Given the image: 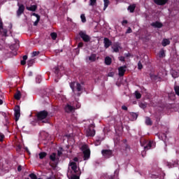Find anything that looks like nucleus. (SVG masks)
<instances>
[{
	"label": "nucleus",
	"instance_id": "e433bc0d",
	"mask_svg": "<svg viewBox=\"0 0 179 179\" xmlns=\"http://www.w3.org/2000/svg\"><path fill=\"white\" fill-rule=\"evenodd\" d=\"M36 83H41V76H38L36 77Z\"/></svg>",
	"mask_w": 179,
	"mask_h": 179
},
{
	"label": "nucleus",
	"instance_id": "9b49d317",
	"mask_svg": "<svg viewBox=\"0 0 179 179\" xmlns=\"http://www.w3.org/2000/svg\"><path fill=\"white\" fill-rule=\"evenodd\" d=\"M23 12H24V5H20L19 8L17 11V16H20V15H22V13H23Z\"/></svg>",
	"mask_w": 179,
	"mask_h": 179
},
{
	"label": "nucleus",
	"instance_id": "aec40b11",
	"mask_svg": "<svg viewBox=\"0 0 179 179\" xmlns=\"http://www.w3.org/2000/svg\"><path fill=\"white\" fill-rule=\"evenodd\" d=\"M27 10H31L32 12H34L36 9H37V6L33 5L31 6L30 7H27Z\"/></svg>",
	"mask_w": 179,
	"mask_h": 179
},
{
	"label": "nucleus",
	"instance_id": "4d7b16f0",
	"mask_svg": "<svg viewBox=\"0 0 179 179\" xmlns=\"http://www.w3.org/2000/svg\"><path fill=\"white\" fill-rule=\"evenodd\" d=\"M25 150L27 152V153H30V152H29V148H25Z\"/></svg>",
	"mask_w": 179,
	"mask_h": 179
},
{
	"label": "nucleus",
	"instance_id": "bb28decb",
	"mask_svg": "<svg viewBox=\"0 0 179 179\" xmlns=\"http://www.w3.org/2000/svg\"><path fill=\"white\" fill-rule=\"evenodd\" d=\"M14 97L16 100H20V92H17Z\"/></svg>",
	"mask_w": 179,
	"mask_h": 179
},
{
	"label": "nucleus",
	"instance_id": "5fc2aeb1",
	"mask_svg": "<svg viewBox=\"0 0 179 179\" xmlns=\"http://www.w3.org/2000/svg\"><path fill=\"white\" fill-rule=\"evenodd\" d=\"M114 75V73H108V76H113Z\"/></svg>",
	"mask_w": 179,
	"mask_h": 179
},
{
	"label": "nucleus",
	"instance_id": "c03bdc74",
	"mask_svg": "<svg viewBox=\"0 0 179 179\" xmlns=\"http://www.w3.org/2000/svg\"><path fill=\"white\" fill-rule=\"evenodd\" d=\"M25 64H26V60H22L21 65H25Z\"/></svg>",
	"mask_w": 179,
	"mask_h": 179
},
{
	"label": "nucleus",
	"instance_id": "a878e982",
	"mask_svg": "<svg viewBox=\"0 0 179 179\" xmlns=\"http://www.w3.org/2000/svg\"><path fill=\"white\" fill-rule=\"evenodd\" d=\"M152 145H153V141H150V142L148 143V145L144 148V149H145V150H146V149H147V150L150 149V148H152Z\"/></svg>",
	"mask_w": 179,
	"mask_h": 179
},
{
	"label": "nucleus",
	"instance_id": "4be33fe9",
	"mask_svg": "<svg viewBox=\"0 0 179 179\" xmlns=\"http://www.w3.org/2000/svg\"><path fill=\"white\" fill-rule=\"evenodd\" d=\"M103 2H104L103 10H106V9H107V8L108 7V5H110V1L109 0H103Z\"/></svg>",
	"mask_w": 179,
	"mask_h": 179
},
{
	"label": "nucleus",
	"instance_id": "6e6552de",
	"mask_svg": "<svg viewBox=\"0 0 179 179\" xmlns=\"http://www.w3.org/2000/svg\"><path fill=\"white\" fill-rule=\"evenodd\" d=\"M15 121H19V118H20V108L19 106L15 107Z\"/></svg>",
	"mask_w": 179,
	"mask_h": 179
},
{
	"label": "nucleus",
	"instance_id": "423d86ee",
	"mask_svg": "<svg viewBox=\"0 0 179 179\" xmlns=\"http://www.w3.org/2000/svg\"><path fill=\"white\" fill-rule=\"evenodd\" d=\"M79 34L81 38H83V41H85V43L90 41V36L86 34V32L80 31Z\"/></svg>",
	"mask_w": 179,
	"mask_h": 179
},
{
	"label": "nucleus",
	"instance_id": "20e7f679",
	"mask_svg": "<svg viewBox=\"0 0 179 179\" xmlns=\"http://www.w3.org/2000/svg\"><path fill=\"white\" fill-rule=\"evenodd\" d=\"M82 150L84 154V160H87L90 157V149H89L87 145H84L82 147Z\"/></svg>",
	"mask_w": 179,
	"mask_h": 179
},
{
	"label": "nucleus",
	"instance_id": "412c9836",
	"mask_svg": "<svg viewBox=\"0 0 179 179\" xmlns=\"http://www.w3.org/2000/svg\"><path fill=\"white\" fill-rule=\"evenodd\" d=\"M170 44V40L169 39H164L162 41V45L163 47H166V45H169Z\"/></svg>",
	"mask_w": 179,
	"mask_h": 179
},
{
	"label": "nucleus",
	"instance_id": "f257e3e1",
	"mask_svg": "<svg viewBox=\"0 0 179 179\" xmlns=\"http://www.w3.org/2000/svg\"><path fill=\"white\" fill-rule=\"evenodd\" d=\"M79 174H80V172L79 171V168H78L76 162H71L67 172L68 178L79 179Z\"/></svg>",
	"mask_w": 179,
	"mask_h": 179
},
{
	"label": "nucleus",
	"instance_id": "a19ab883",
	"mask_svg": "<svg viewBox=\"0 0 179 179\" xmlns=\"http://www.w3.org/2000/svg\"><path fill=\"white\" fill-rule=\"evenodd\" d=\"M140 107L141 108H146V105H145L144 103H140Z\"/></svg>",
	"mask_w": 179,
	"mask_h": 179
},
{
	"label": "nucleus",
	"instance_id": "6e6d98bb",
	"mask_svg": "<svg viewBox=\"0 0 179 179\" xmlns=\"http://www.w3.org/2000/svg\"><path fill=\"white\" fill-rule=\"evenodd\" d=\"M3 104V101H2V99H0V106Z\"/></svg>",
	"mask_w": 179,
	"mask_h": 179
},
{
	"label": "nucleus",
	"instance_id": "2f4dec72",
	"mask_svg": "<svg viewBox=\"0 0 179 179\" xmlns=\"http://www.w3.org/2000/svg\"><path fill=\"white\" fill-rule=\"evenodd\" d=\"M135 96H136V99H141V97H142V95L138 91L135 92Z\"/></svg>",
	"mask_w": 179,
	"mask_h": 179
},
{
	"label": "nucleus",
	"instance_id": "a18cd8bd",
	"mask_svg": "<svg viewBox=\"0 0 179 179\" xmlns=\"http://www.w3.org/2000/svg\"><path fill=\"white\" fill-rule=\"evenodd\" d=\"M122 110H124L125 111H127V110H128V108L127 106H123L122 107Z\"/></svg>",
	"mask_w": 179,
	"mask_h": 179
},
{
	"label": "nucleus",
	"instance_id": "1a4fd4ad",
	"mask_svg": "<svg viewBox=\"0 0 179 179\" xmlns=\"http://www.w3.org/2000/svg\"><path fill=\"white\" fill-rule=\"evenodd\" d=\"M64 110L66 113H72L73 111H75V107L67 104L64 108Z\"/></svg>",
	"mask_w": 179,
	"mask_h": 179
},
{
	"label": "nucleus",
	"instance_id": "5701e85b",
	"mask_svg": "<svg viewBox=\"0 0 179 179\" xmlns=\"http://www.w3.org/2000/svg\"><path fill=\"white\" fill-rule=\"evenodd\" d=\"M105 64L106 65H110L111 64V58L109 57H107L105 58Z\"/></svg>",
	"mask_w": 179,
	"mask_h": 179
},
{
	"label": "nucleus",
	"instance_id": "de8ad7c7",
	"mask_svg": "<svg viewBox=\"0 0 179 179\" xmlns=\"http://www.w3.org/2000/svg\"><path fill=\"white\" fill-rule=\"evenodd\" d=\"M168 166H169V169H170L171 167H174V164H168Z\"/></svg>",
	"mask_w": 179,
	"mask_h": 179
},
{
	"label": "nucleus",
	"instance_id": "603ef678",
	"mask_svg": "<svg viewBox=\"0 0 179 179\" xmlns=\"http://www.w3.org/2000/svg\"><path fill=\"white\" fill-rule=\"evenodd\" d=\"M57 155L58 156H60L61 155H62V152L61 151H58Z\"/></svg>",
	"mask_w": 179,
	"mask_h": 179
},
{
	"label": "nucleus",
	"instance_id": "dca6fc26",
	"mask_svg": "<svg viewBox=\"0 0 179 179\" xmlns=\"http://www.w3.org/2000/svg\"><path fill=\"white\" fill-rule=\"evenodd\" d=\"M89 61H90V62H94V61H96V56L94 54L91 55L89 57H88Z\"/></svg>",
	"mask_w": 179,
	"mask_h": 179
},
{
	"label": "nucleus",
	"instance_id": "72a5a7b5",
	"mask_svg": "<svg viewBox=\"0 0 179 179\" xmlns=\"http://www.w3.org/2000/svg\"><path fill=\"white\" fill-rule=\"evenodd\" d=\"M50 36H51L52 40H56L57 39V33L53 32V33L50 34Z\"/></svg>",
	"mask_w": 179,
	"mask_h": 179
},
{
	"label": "nucleus",
	"instance_id": "2eb2a0df",
	"mask_svg": "<svg viewBox=\"0 0 179 179\" xmlns=\"http://www.w3.org/2000/svg\"><path fill=\"white\" fill-rule=\"evenodd\" d=\"M120 48H121V46H120V44L118 43H115L113 45L114 52H118L120 51Z\"/></svg>",
	"mask_w": 179,
	"mask_h": 179
},
{
	"label": "nucleus",
	"instance_id": "9d476101",
	"mask_svg": "<svg viewBox=\"0 0 179 179\" xmlns=\"http://www.w3.org/2000/svg\"><path fill=\"white\" fill-rule=\"evenodd\" d=\"M118 71H119V76H124V74L125 73V71H127V66H120L118 69Z\"/></svg>",
	"mask_w": 179,
	"mask_h": 179
},
{
	"label": "nucleus",
	"instance_id": "a211bd4d",
	"mask_svg": "<svg viewBox=\"0 0 179 179\" xmlns=\"http://www.w3.org/2000/svg\"><path fill=\"white\" fill-rule=\"evenodd\" d=\"M152 26H153L154 27H158V29H160V27H162L163 24H162V23L159 22H153L152 24Z\"/></svg>",
	"mask_w": 179,
	"mask_h": 179
},
{
	"label": "nucleus",
	"instance_id": "864d4df0",
	"mask_svg": "<svg viewBox=\"0 0 179 179\" xmlns=\"http://www.w3.org/2000/svg\"><path fill=\"white\" fill-rule=\"evenodd\" d=\"M17 170H18L19 171H22V166H18Z\"/></svg>",
	"mask_w": 179,
	"mask_h": 179
},
{
	"label": "nucleus",
	"instance_id": "4c0bfd02",
	"mask_svg": "<svg viewBox=\"0 0 179 179\" xmlns=\"http://www.w3.org/2000/svg\"><path fill=\"white\" fill-rule=\"evenodd\" d=\"M3 138H5V136L2 133H0V142L3 141Z\"/></svg>",
	"mask_w": 179,
	"mask_h": 179
},
{
	"label": "nucleus",
	"instance_id": "f03ea898",
	"mask_svg": "<svg viewBox=\"0 0 179 179\" xmlns=\"http://www.w3.org/2000/svg\"><path fill=\"white\" fill-rule=\"evenodd\" d=\"M48 116V113L47 111L43 110L41 111L37 114V118L39 123L43 122V124H47L48 122V119L47 117Z\"/></svg>",
	"mask_w": 179,
	"mask_h": 179
},
{
	"label": "nucleus",
	"instance_id": "7c9ffc66",
	"mask_svg": "<svg viewBox=\"0 0 179 179\" xmlns=\"http://www.w3.org/2000/svg\"><path fill=\"white\" fill-rule=\"evenodd\" d=\"M80 19H81L83 23H85V22H86V17L85 16V14H82L80 15Z\"/></svg>",
	"mask_w": 179,
	"mask_h": 179
},
{
	"label": "nucleus",
	"instance_id": "8fccbe9b",
	"mask_svg": "<svg viewBox=\"0 0 179 179\" xmlns=\"http://www.w3.org/2000/svg\"><path fill=\"white\" fill-rule=\"evenodd\" d=\"M127 23H128V21H127V20L122 21V24H127Z\"/></svg>",
	"mask_w": 179,
	"mask_h": 179
},
{
	"label": "nucleus",
	"instance_id": "37998d69",
	"mask_svg": "<svg viewBox=\"0 0 179 179\" xmlns=\"http://www.w3.org/2000/svg\"><path fill=\"white\" fill-rule=\"evenodd\" d=\"M76 108H80V103L79 102H77Z\"/></svg>",
	"mask_w": 179,
	"mask_h": 179
},
{
	"label": "nucleus",
	"instance_id": "13d9d810",
	"mask_svg": "<svg viewBox=\"0 0 179 179\" xmlns=\"http://www.w3.org/2000/svg\"><path fill=\"white\" fill-rule=\"evenodd\" d=\"M73 160H74V162H78V157H75V158L73 159Z\"/></svg>",
	"mask_w": 179,
	"mask_h": 179
},
{
	"label": "nucleus",
	"instance_id": "49530a36",
	"mask_svg": "<svg viewBox=\"0 0 179 179\" xmlns=\"http://www.w3.org/2000/svg\"><path fill=\"white\" fill-rule=\"evenodd\" d=\"M79 48H82L83 47V43H78V45Z\"/></svg>",
	"mask_w": 179,
	"mask_h": 179
},
{
	"label": "nucleus",
	"instance_id": "e2e57ef3",
	"mask_svg": "<svg viewBox=\"0 0 179 179\" xmlns=\"http://www.w3.org/2000/svg\"><path fill=\"white\" fill-rule=\"evenodd\" d=\"M136 117H137L138 116H136Z\"/></svg>",
	"mask_w": 179,
	"mask_h": 179
},
{
	"label": "nucleus",
	"instance_id": "c85d7f7f",
	"mask_svg": "<svg viewBox=\"0 0 179 179\" xmlns=\"http://www.w3.org/2000/svg\"><path fill=\"white\" fill-rule=\"evenodd\" d=\"M57 155L55 153L52 154L50 156V160H52V162H55V158H56Z\"/></svg>",
	"mask_w": 179,
	"mask_h": 179
},
{
	"label": "nucleus",
	"instance_id": "680f3d73",
	"mask_svg": "<svg viewBox=\"0 0 179 179\" xmlns=\"http://www.w3.org/2000/svg\"><path fill=\"white\" fill-rule=\"evenodd\" d=\"M136 117H137L138 116H136Z\"/></svg>",
	"mask_w": 179,
	"mask_h": 179
},
{
	"label": "nucleus",
	"instance_id": "58836bf2",
	"mask_svg": "<svg viewBox=\"0 0 179 179\" xmlns=\"http://www.w3.org/2000/svg\"><path fill=\"white\" fill-rule=\"evenodd\" d=\"M142 68H143V66H142V63H141V62H139L138 63V69H142Z\"/></svg>",
	"mask_w": 179,
	"mask_h": 179
},
{
	"label": "nucleus",
	"instance_id": "ea45409f",
	"mask_svg": "<svg viewBox=\"0 0 179 179\" xmlns=\"http://www.w3.org/2000/svg\"><path fill=\"white\" fill-rule=\"evenodd\" d=\"M150 78H151V79H153L154 80H156V79H157V76H153V75H151Z\"/></svg>",
	"mask_w": 179,
	"mask_h": 179
},
{
	"label": "nucleus",
	"instance_id": "09e8293b",
	"mask_svg": "<svg viewBox=\"0 0 179 179\" xmlns=\"http://www.w3.org/2000/svg\"><path fill=\"white\" fill-rule=\"evenodd\" d=\"M22 59L24 61H26L27 59V56L26 55L23 56Z\"/></svg>",
	"mask_w": 179,
	"mask_h": 179
},
{
	"label": "nucleus",
	"instance_id": "79ce46f5",
	"mask_svg": "<svg viewBox=\"0 0 179 179\" xmlns=\"http://www.w3.org/2000/svg\"><path fill=\"white\" fill-rule=\"evenodd\" d=\"M119 59H120V61L124 62V61H125V57H119Z\"/></svg>",
	"mask_w": 179,
	"mask_h": 179
},
{
	"label": "nucleus",
	"instance_id": "473e14b6",
	"mask_svg": "<svg viewBox=\"0 0 179 179\" xmlns=\"http://www.w3.org/2000/svg\"><path fill=\"white\" fill-rule=\"evenodd\" d=\"M38 54H40L39 51H34L31 53V57H37V55H38Z\"/></svg>",
	"mask_w": 179,
	"mask_h": 179
},
{
	"label": "nucleus",
	"instance_id": "ddd939ff",
	"mask_svg": "<svg viewBox=\"0 0 179 179\" xmlns=\"http://www.w3.org/2000/svg\"><path fill=\"white\" fill-rule=\"evenodd\" d=\"M0 33L3 34V36H6L8 31L6 29H3L2 27V20L0 19Z\"/></svg>",
	"mask_w": 179,
	"mask_h": 179
},
{
	"label": "nucleus",
	"instance_id": "f704fd0d",
	"mask_svg": "<svg viewBox=\"0 0 179 179\" xmlns=\"http://www.w3.org/2000/svg\"><path fill=\"white\" fill-rule=\"evenodd\" d=\"M90 5L91 6H94V5H96V1L97 0H90Z\"/></svg>",
	"mask_w": 179,
	"mask_h": 179
},
{
	"label": "nucleus",
	"instance_id": "393cba45",
	"mask_svg": "<svg viewBox=\"0 0 179 179\" xmlns=\"http://www.w3.org/2000/svg\"><path fill=\"white\" fill-rule=\"evenodd\" d=\"M38 156H39V159H44V157H45V156H47V153L46 152H40L38 154Z\"/></svg>",
	"mask_w": 179,
	"mask_h": 179
},
{
	"label": "nucleus",
	"instance_id": "c756f323",
	"mask_svg": "<svg viewBox=\"0 0 179 179\" xmlns=\"http://www.w3.org/2000/svg\"><path fill=\"white\" fill-rule=\"evenodd\" d=\"M174 90L176 92V94L179 96V85H175Z\"/></svg>",
	"mask_w": 179,
	"mask_h": 179
},
{
	"label": "nucleus",
	"instance_id": "39448f33",
	"mask_svg": "<svg viewBox=\"0 0 179 179\" xmlns=\"http://www.w3.org/2000/svg\"><path fill=\"white\" fill-rule=\"evenodd\" d=\"M94 127L93 125H91L90 127H89L86 131V135L87 136H94L96 135V131H94Z\"/></svg>",
	"mask_w": 179,
	"mask_h": 179
},
{
	"label": "nucleus",
	"instance_id": "0eeeda50",
	"mask_svg": "<svg viewBox=\"0 0 179 179\" xmlns=\"http://www.w3.org/2000/svg\"><path fill=\"white\" fill-rule=\"evenodd\" d=\"M101 153L106 159H108V157H111L113 155V152L110 150H103Z\"/></svg>",
	"mask_w": 179,
	"mask_h": 179
},
{
	"label": "nucleus",
	"instance_id": "b1692460",
	"mask_svg": "<svg viewBox=\"0 0 179 179\" xmlns=\"http://www.w3.org/2000/svg\"><path fill=\"white\" fill-rule=\"evenodd\" d=\"M159 58H163L164 57H166V52H164V50H161L159 53Z\"/></svg>",
	"mask_w": 179,
	"mask_h": 179
},
{
	"label": "nucleus",
	"instance_id": "6ab92c4d",
	"mask_svg": "<svg viewBox=\"0 0 179 179\" xmlns=\"http://www.w3.org/2000/svg\"><path fill=\"white\" fill-rule=\"evenodd\" d=\"M135 8H136V6L135 4H132L129 6L128 10H129V12H131V13H134Z\"/></svg>",
	"mask_w": 179,
	"mask_h": 179
},
{
	"label": "nucleus",
	"instance_id": "4468645a",
	"mask_svg": "<svg viewBox=\"0 0 179 179\" xmlns=\"http://www.w3.org/2000/svg\"><path fill=\"white\" fill-rule=\"evenodd\" d=\"M103 43H104V47L105 48H108V47H110V45H111V42L110 41V40L107 38H105L103 40Z\"/></svg>",
	"mask_w": 179,
	"mask_h": 179
},
{
	"label": "nucleus",
	"instance_id": "f8f14e48",
	"mask_svg": "<svg viewBox=\"0 0 179 179\" xmlns=\"http://www.w3.org/2000/svg\"><path fill=\"white\" fill-rule=\"evenodd\" d=\"M169 0H154L155 3H156L157 5H166V3H167V1Z\"/></svg>",
	"mask_w": 179,
	"mask_h": 179
},
{
	"label": "nucleus",
	"instance_id": "7ed1b4c3",
	"mask_svg": "<svg viewBox=\"0 0 179 179\" xmlns=\"http://www.w3.org/2000/svg\"><path fill=\"white\" fill-rule=\"evenodd\" d=\"M70 87L72 89L74 94H77V96H80V93L76 92H80L82 90V85L79 84L78 83H70Z\"/></svg>",
	"mask_w": 179,
	"mask_h": 179
},
{
	"label": "nucleus",
	"instance_id": "3c124183",
	"mask_svg": "<svg viewBox=\"0 0 179 179\" xmlns=\"http://www.w3.org/2000/svg\"><path fill=\"white\" fill-rule=\"evenodd\" d=\"M131 31H132V29H131V28H129V29H127V33H131Z\"/></svg>",
	"mask_w": 179,
	"mask_h": 179
},
{
	"label": "nucleus",
	"instance_id": "bf43d9fd",
	"mask_svg": "<svg viewBox=\"0 0 179 179\" xmlns=\"http://www.w3.org/2000/svg\"><path fill=\"white\" fill-rule=\"evenodd\" d=\"M173 78H177V76H174V75H173Z\"/></svg>",
	"mask_w": 179,
	"mask_h": 179
},
{
	"label": "nucleus",
	"instance_id": "f3484780",
	"mask_svg": "<svg viewBox=\"0 0 179 179\" xmlns=\"http://www.w3.org/2000/svg\"><path fill=\"white\" fill-rule=\"evenodd\" d=\"M33 15L36 16V20L34 22V26H37V24H38V22H40V15H38L36 13H34Z\"/></svg>",
	"mask_w": 179,
	"mask_h": 179
},
{
	"label": "nucleus",
	"instance_id": "052dcab7",
	"mask_svg": "<svg viewBox=\"0 0 179 179\" xmlns=\"http://www.w3.org/2000/svg\"><path fill=\"white\" fill-rule=\"evenodd\" d=\"M55 82H58V81H57V80H55Z\"/></svg>",
	"mask_w": 179,
	"mask_h": 179
},
{
	"label": "nucleus",
	"instance_id": "c9c22d12",
	"mask_svg": "<svg viewBox=\"0 0 179 179\" xmlns=\"http://www.w3.org/2000/svg\"><path fill=\"white\" fill-rule=\"evenodd\" d=\"M33 64H34V59H30L28 61L29 66H31V65H33Z\"/></svg>",
	"mask_w": 179,
	"mask_h": 179
},
{
	"label": "nucleus",
	"instance_id": "cd10ccee",
	"mask_svg": "<svg viewBox=\"0 0 179 179\" xmlns=\"http://www.w3.org/2000/svg\"><path fill=\"white\" fill-rule=\"evenodd\" d=\"M145 124L146 125H152V120H150V118L149 117L145 118Z\"/></svg>",
	"mask_w": 179,
	"mask_h": 179
}]
</instances>
